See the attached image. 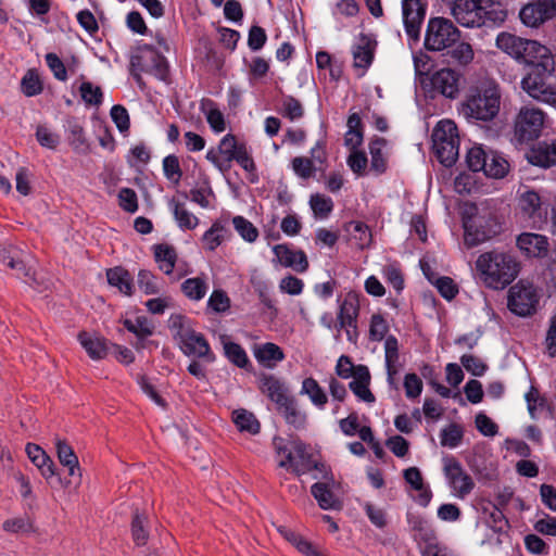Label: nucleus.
<instances>
[{
    "label": "nucleus",
    "mask_w": 556,
    "mask_h": 556,
    "mask_svg": "<svg viewBox=\"0 0 556 556\" xmlns=\"http://www.w3.org/2000/svg\"><path fill=\"white\" fill-rule=\"evenodd\" d=\"M476 269L486 288L503 290L518 276L519 263L508 253L490 251L478 256Z\"/></svg>",
    "instance_id": "obj_1"
},
{
    "label": "nucleus",
    "mask_w": 556,
    "mask_h": 556,
    "mask_svg": "<svg viewBox=\"0 0 556 556\" xmlns=\"http://www.w3.org/2000/svg\"><path fill=\"white\" fill-rule=\"evenodd\" d=\"M501 108V92L493 80H481L471 86L462 103V114L468 119L490 122Z\"/></svg>",
    "instance_id": "obj_2"
},
{
    "label": "nucleus",
    "mask_w": 556,
    "mask_h": 556,
    "mask_svg": "<svg viewBox=\"0 0 556 556\" xmlns=\"http://www.w3.org/2000/svg\"><path fill=\"white\" fill-rule=\"evenodd\" d=\"M493 0H455L451 5V14L465 27H480L485 21L505 18V12Z\"/></svg>",
    "instance_id": "obj_3"
},
{
    "label": "nucleus",
    "mask_w": 556,
    "mask_h": 556,
    "mask_svg": "<svg viewBox=\"0 0 556 556\" xmlns=\"http://www.w3.org/2000/svg\"><path fill=\"white\" fill-rule=\"evenodd\" d=\"M433 151L444 166H452L458 157L459 136L452 119L440 121L432 131Z\"/></svg>",
    "instance_id": "obj_4"
},
{
    "label": "nucleus",
    "mask_w": 556,
    "mask_h": 556,
    "mask_svg": "<svg viewBox=\"0 0 556 556\" xmlns=\"http://www.w3.org/2000/svg\"><path fill=\"white\" fill-rule=\"evenodd\" d=\"M459 38L460 33L452 21L432 17L428 21L424 45L428 51H443L455 46Z\"/></svg>",
    "instance_id": "obj_5"
},
{
    "label": "nucleus",
    "mask_w": 556,
    "mask_h": 556,
    "mask_svg": "<svg viewBox=\"0 0 556 556\" xmlns=\"http://www.w3.org/2000/svg\"><path fill=\"white\" fill-rule=\"evenodd\" d=\"M546 114L533 105H523L514 119V134L519 142L538 139L545 126Z\"/></svg>",
    "instance_id": "obj_6"
},
{
    "label": "nucleus",
    "mask_w": 556,
    "mask_h": 556,
    "mask_svg": "<svg viewBox=\"0 0 556 556\" xmlns=\"http://www.w3.org/2000/svg\"><path fill=\"white\" fill-rule=\"evenodd\" d=\"M539 303V294L534 286L520 280L511 286L507 295V307L518 316L526 317L533 314Z\"/></svg>",
    "instance_id": "obj_7"
},
{
    "label": "nucleus",
    "mask_w": 556,
    "mask_h": 556,
    "mask_svg": "<svg viewBox=\"0 0 556 556\" xmlns=\"http://www.w3.org/2000/svg\"><path fill=\"white\" fill-rule=\"evenodd\" d=\"M130 65L132 71L138 73H150L161 80L166 79V60L151 46L143 45L138 47L136 53L131 56Z\"/></svg>",
    "instance_id": "obj_8"
},
{
    "label": "nucleus",
    "mask_w": 556,
    "mask_h": 556,
    "mask_svg": "<svg viewBox=\"0 0 556 556\" xmlns=\"http://www.w3.org/2000/svg\"><path fill=\"white\" fill-rule=\"evenodd\" d=\"M519 17L527 27L539 28L556 17V0L530 1L520 9Z\"/></svg>",
    "instance_id": "obj_9"
},
{
    "label": "nucleus",
    "mask_w": 556,
    "mask_h": 556,
    "mask_svg": "<svg viewBox=\"0 0 556 556\" xmlns=\"http://www.w3.org/2000/svg\"><path fill=\"white\" fill-rule=\"evenodd\" d=\"M516 61L526 65L542 66L544 71L554 70L551 50L536 40L522 38Z\"/></svg>",
    "instance_id": "obj_10"
},
{
    "label": "nucleus",
    "mask_w": 556,
    "mask_h": 556,
    "mask_svg": "<svg viewBox=\"0 0 556 556\" xmlns=\"http://www.w3.org/2000/svg\"><path fill=\"white\" fill-rule=\"evenodd\" d=\"M402 14L406 34L417 40L426 16V4L421 0H402Z\"/></svg>",
    "instance_id": "obj_11"
},
{
    "label": "nucleus",
    "mask_w": 556,
    "mask_h": 556,
    "mask_svg": "<svg viewBox=\"0 0 556 556\" xmlns=\"http://www.w3.org/2000/svg\"><path fill=\"white\" fill-rule=\"evenodd\" d=\"M444 472L457 497L464 498L472 491L475 486L473 480L463 470L457 460H446L444 465Z\"/></svg>",
    "instance_id": "obj_12"
},
{
    "label": "nucleus",
    "mask_w": 556,
    "mask_h": 556,
    "mask_svg": "<svg viewBox=\"0 0 556 556\" xmlns=\"http://www.w3.org/2000/svg\"><path fill=\"white\" fill-rule=\"evenodd\" d=\"M521 87L531 98L556 108V88L545 84L539 76L528 75L522 79Z\"/></svg>",
    "instance_id": "obj_13"
},
{
    "label": "nucleus",
    "mask_w": 556,
    "mask_h": 556,
    "mask_svg": "<svg viewBox=\"0 0 556 556\" xmlns=\"http://www.w3.org/2000/svg\"><path fill=\"white\" fill-rule=\"evenodd\" d=\"M258 388L275 405L286 401L291 395L288 384L282 379L270 374L260 375Z\"/></svg>",
    "instance_id": "obj_14"
},
{
    "label": "nucleus",
    "mask_w": 556,
    "mask_h": 556,
    "mask_svg": "<svg viewBox=\"0 0 556 556\" xmlns=\"http://www.w3.org/2000/svg\"><path fill=\"white\" fill-rule=\"evenodd\" d=\"M458 74L451 68L438 71L431 78L433 88L446 98H455L458 93Z\"/></svg>",
    "instance_id": "obj_15"
},
{
    "label": "nucleus",
    "mask_w": 556,
    "mask_h": 556,
    "mask_svg": "<svg viewBox=\"0 0 556 556\" xmlns=\"http://www.w3.org/2000/svg\"><path fill=\"white\" fill-rule=\"evenodd\" d=\"M274 253L278 262L285 267H291L300 273L305 271L308 267V262L303 251H293L285 244H278L274 247Z\"/></svg>",
    "instance_id": "obj_16"
},
{
    "label": "nucleus",
    "mask_w": 556,
    "mask_h": 556,
    "mask_svg": "<svg viewBox=\"0 0 556 556\" xmlns=\"http://www.w3.org/2000/svg\"><path fill=\"white\" fill-rule=\"evenodd\" d=\"M25 452L45 479H49L55 475L56 468L53 460L39 445L27 443Z\"/></svg>",
    "instance_id": "obj_17"
},
{
    "label": "nucleus",
    "mask_w": 556,
    "mask_h": 556,
    "mask_svg": "<svg viewBox=\"0 0 556 556\" xmlns=\"http://www.w3.org/2000/svg\"><path fill=\"white\" fill-rule=\"evenodd\" d=\"M358 313L359 305L357 296L355 294L349 293L339 307L337 324L334 325L337 330H345L346 327H354V323L358 317Z\"/></svg>",
    "instance_id": "obj_18"
},
{
    "label": "nucleus",
    "mask_w": 556,
    "mask_h": 556,
    "mask_svg": "<svg viewBox=\"0 0 556 556\" xmlns=\"http://www.w3.org/2000/svg\"><path fill=\"white\" fill-rule=\"evenodd\" d=\"M370 374L366 366H356L353 380L350 382V389L362 401L367 403L375 402V395L369 390Z\"/></svg>",
    "instance_id": "obj_19"
},
{
    "label": "nucleus",
    "mask_w": 556,
    "mask_h": 556,
    "mask_svg": "<svg viewBox=\"0 0 556 556\" xmlns=\"http://www.w3.org/2000/svg\"><path fill=\"white\" fill-rule=\"evenodd\" d=\"M517 245L529 256H542L545 255L548 250L547 239L538 233H521L517 238Z\"/></svg>",
    "instance_id": "obj_20"
},
{
    "label": "nucleus",
    "mask_w": 556,
    "mask_h": 556,
    "mask_svg": "<svg viewBox=\"0 0 556 556\" xmlns=\"http://www.w3.org/2000/svg\"><path fill=\"white\" fill-rule=\"evenodd\" d=\"M254 356L264 367L273 369L285 358V353L277 344L267 342L254 346Z\"/></svg>",
    "instance_id": "obj_21"
},
{
    "label": "nucleus",
    "mask_w": 556,
    "mask_h": 556,
    "mask_svg": "<svg viewBox=\"0 0 556 556\" xmlns=\"http://www.w3.org/2000/svg\"><path fill=\"white\" fill-rule=\"evenodd\" d=\"M180 346L185 354L194 355L198 357H205L213 361L210 353V346L204 337L192 330L181 342Z\"/></svg>",
    "instance_id": "obj_22"
},
{
    "label": "nucleus",
    "mask_w": 556,
    "mask_h": 556,
    "mask_svg": "<svg viewBox=\"0 0 556 556\" xmlns=\"http://www.w3.org/2000/svg\"><path fill=\"white\" fill-rule=\"evenodd\" d=\"M529 161L533 165L545 168L556 165V140L539 143L538 147L531 151Z\"/></svg>",
    "instance_id": "obj_23"
},
{
    "label": "nucleus",
    "mask_w": 556,
    "mask_h": 556,
    "mask_svg": "<svg viewBox=\"0 0 556 556\" xmlns=\"http://www.w3.org/2000/svg\"><path fill=\"white\" fill-rule=\"evenodd\" d=\"M376 42L368 36L361 35L357 45L353 49L354 66L366 70L372 62Z\"/></svg>",
    "instance_id": "obj_24"
},
{
    "label": "nucleus",
    "mask_w": 556,
    "mask_h": 556,
    "mask_svg": "<svg viewBox=\"0 0 556 556\" xmlns=\"http://www.w3.org/2000/svg\"><path fill=\"white\" fill-rule=\"evenodd\" d=\"M276 409L283 416L287 424L292 425L295 428L303 427L306 421V415L301 412L298 401L292 395L276 405Z\"/></svg>",
    "instance_id": "obj_25"
},
{
    "label": "nucleus",
    "mask_w": 556,
    "mask_h": 556,
    "mask_svg": "<svg viewBox=\"0 0 556 556\" xmlns=\"http://www.w3.org/2000/svg\"><path fill=\"white\" fill-rule=\"evenodd\" d=\"M55 450L60 464L68 469V476L74 477L79 471V460L73 447L65 440L56 438Z\"/></svg>",
    "instance_id": "obj_26"
},
{
    "label": "nucleus",
    "mask_w": 556,
    "mask_h": 556,
    "mask_svg": "<svg viewBox=\"0 0 556 556\" xmlns=\"http://www.w3.org/2000/svg\"><path fill=\"white\" fill-rule=\"evenodd\" d=\"M519 207L529 218L542 219L543 202L539 193L533 190H527L519 197Z\"/></svg>",
    "instance_id": "obj_27"
},
{
    "label": "nucleus",
    "mask_w": 556,
    "mask_h": 556,
    "mask_svg": "<svg viewBox=\"0 0 556 556\" xmlns=\"http://www.w3.org/2000/svg\"><path fill=\"white\" fill-rule=\"evenodd\" d=\"M295 462L293 472L298 476L304 475L316 468V463L312 459V455L307 451V446L301 441L293 442Z\"/></svg>",
    "instance_id": "obj_28"
},
{
    "label": "nucleus",
    "mask_w": 556,
    "mask_h": 556,
    "mask_svg": "<svg viewBox=\"0 0 556 556\" xmlns=\"http://www.w3.org/2000/svg\"><path fill=\"white\" fill-rule=\"evenodd\" d=\"M80 344L92 359H101L108 354L106 341L98 336H91L87 332L79 334Z\"/></svg>",
    "instance_id": "obj_29"
},
{
    "label": "nucleus",
    "mask_w": 556,
    "mask_h": 556,
    "mask_svg": "<svg viewBox=\"0 0 556 556\" xmlns=\"http://www.w3.org/2000/svg\"><path fill=\"white\" fill-rule=\"evenodd\" d=\"M106 277L109 283L118 288L122 293L126 295L132 293V278L126 269L122 267L111 268L108 270Z\"/></svg>",
    "instance_id": "obj_30"
},
{
    "label": "nucleus",
    "mask_w": 556,
    "mask_h": 556,
    "mask_svg": "<svg viewBox=\"0 0 556 556\" xmlns=\"http://www.w3.org/2000/svg\"><path fill=\"white\" fill-rule=\"evenodd\" d=\"M200 110L205 114L211 128L216 132H222L226 128L224 114L216 108L215 103L208 99H203Z\"/></svg>",
    "instance_id": "obj_31"
},
{
    "label": "nucleus",
    "mask_w": 556,
    "mask_h": 556,
    "mask_svg": "<svg viewBox=\"0 0 556 556\" xmlns=\"http://www.w3.org/2000/svg\"><path fill=\"white\" fill-rule=\"evenodd\" d=\"M154 256L159 268L164 271V274L169 275L173 273L177 260V254L173 247L167 244L155 245Z\"/></svg>",
    "instance_id": "obj_32"
},
{
    "label": "nucleus",
    "mask_w": 556,
    "mask_h": 556,
    "mask_svg": "<svg viewBox=\"0 0 556 556\" xmlns=\"http://www.w3.org/2000/svg\"><path fill=\"white\" fill-rule=\"evenodd\" d=\"M311 492L323 509L340 508V502L326 483L317 482L312 485Z\"/></svg>",
    "instance_id": "obj_33"
},
{
    "label": "nucleus",
    "mask_w": 556,
    "mask_h": 556,
    "mask_svg": "<svg viewBox=\"0 0 556 556\" xmlns=\"http://www.w3.org/2000/svg\"><path fill=\"white\" fill-rule=\"evenodd\" d=\"M148 516L136 510L131 520V536L136 545L143 546L149 540Z\"/></svg>",
    "instance_id": "obj_34"
},
{
    "label": "nucleus",
    "mask_w": 556,
    "mask_h": 556,
    "mask_svg": "<svg viewBox=\"0 0 556 556\" xmlns=\"http://www.w3.org/2000/svg\"><path fill=\"white\" fill-rule=\"evenodd\" d=\"M509 170L508 162L494 151H489L488 161L483 173L485 176L500 179L506 176Z\"/></svg>",
    "instance_id": "obj_35"
},
{
    "label": "nucleus",
    "mask_w": 556,
    "mask_h": 556,
    "mask_svg": "<svg viewBox=\"0 0 556 556\" xmlns=\"http://www.w3.org/2000/svg\"><path fill=\"white\" fill-rule=\"evenodd\" d=\"M169 205L173 210L174 217L180 228L193 229L197 227L199 219L195 215H193L191 212L187 210L185 203H181L173 199L169 202Z\"/></svg>",
    "instance_id": "obj_36"
},
{
    "label": "nucleus",
    "mask_w": 556,
    "mask_h": 556,
    "mask_svg": "<svg viewBox=\"0 0 556 556\" xmlns=\"http://www.w3.org/2000/svg\"><path fill=\"white\" fill-rule=\"evenodd\" d=\"M233 422L240 431H248L251 434L260 432L261 425L255 416L245 409H237L232 413Z\"/></svg>",
    "instance_id": "obj_37"
},
{
    "label": "nucleus",
    "mask_w": 556,
    "mask_h": 556,
    "mask_svg": "<svg viewBox=\"0 0 556 556\" xmlns=\"http://www.w3.org/2000/svg\"><path fill=\"white\" fill-rule=\"evenodd\" d=\"M495 43L501 51L516 60L519 46L522 43V37L503 31L497 35Z\"/></svg>",
    "instance_id": "obj_38"
},
{
    "label": "nucleus",
    "mask_w": 556,
    "mask_h": 556,
    "mask_svg": "<svg viewBox=\"0 0 556 556\" xmlns=\"http://www.w3.org/2000/svg\"><path fill=\"white\" fill-rule=\"evenodd\" d=\"M277 531L300 553H302L305 556H307L309 552H312V549L314 548V545L311 542H308L304 536L285 526H278Z\"/></svg>",
    "instance_id": "obj_39"
},
{
    "label": "nucleus",
    "mask_w": 556,
    "mask_h": 556,
    "mask_svg": "<svg viewBox=\"0 0 556 556\" xmlns=\"http://www.w3.org/2000/svg\"><path fill=\"white\" fill-rule=\"evenodd\" d=\"M386 365L389 378H392L397 372L399 365V343L397 339L389 336L384 342Z\"/></svg>",
    "instance_id": "obj_40"
},
{
    "label": "nucleus",
    "mask_w": 556,
    "mask_h": 556,
    "mask_svg": "<svg viewBox=\"0 0 556 556\" xmlns=\"http://www.w3.org/2000/svg\"><path fill=\"white\" fill-rule=\"evenodd\" d=\"M345 230L353 237L359 249H364L369 245L371 233L368 226L364 223L350 222L345 225Z\"/></svg>",
    "instance_id": "obj_41"
},
{
    "label": "nucleus",
    "mask_w": 556,
    "mask_h": 556,
    "mask_svg": "<svg viewBox=\"0 0 556 556\" xmlns=\"http://www.w3.org/2000/svg\"><path fill=\"white\" fill-rule=\"evenodd\" d=\"M302 394L308 395L312 403L323 407L327 403V395L314 378H306L302 382Z\"/></svg>",
    "instance_id": "obj_42"
},
{
    "label": "nucleus",
    "mask_w": 556,
    "mask_h": 556,
    "mask_svg": "<svg viewBox=\"0 0 556 556\" xmlns=\"http://www.w3.org/2000/svg\"><path fill=\"white\" fill-rule=\"evenodd\" d=\"M386 147V140L383 138H376L369 144V152L371 155V169L377 173H383L386 170L387 162L383 154V148Z\"/></svg>",
    "instance_id": "obj_43"
},
{
    "label": "nucleus",
    "mask_w": 556,
    "mask_h": 556,
    "mask_svg": "<svg viewBox=\"0 0 556 556\" xmlns=\"http://www.w3.org/2000/svg\"><path fill=\"white\" fill-rule=\"evenodd\" d=\"M0 265L16 269L26 277L31 276L30 268H26L24 263L17 258L15 249L0 248Z\"/></svg>",
    "instance_id": "obj_44"
},
{
    "label": "nucleus",
    "mask_w": 556,
    "mask_h": 556,
    "mask_svg": "<svg viewBox=\"0 0 556 556\" xmlns=\"http://www.w3.org/2000/svg\"><path fill=\"white\" fill-rule=\"evenodd\" d=\"M182 292L191 300L199 301L204 298L207 291L206 282L199 277L187 279L181 285Z\"/></svg>",
    "instance_id": "obj_45"
},
{
    "label": "nucleus",
    "mask_w": 556,
    "mask_h": 556,
    "mask_svg": "<svg viewBox=\"0 0 556 556\" xmlns=\"http://www.w3.org/2000/svg\"><path fill=\"white\" fill-rule=\"evenodd\" d=\"M125 328L137 336L139 340H143L153 333V326L146 317H137L135 320L125 319Z\"/></svg>",
    "instance_id": "obj_46"
},
{
    "label": "nucleus",
    "mask_w": 556,
    "mask_h": 556,
    "mask_svg": "<svg viewBox=\"0 0 556 556\" xmlns=\"http://www.w3.org/2000/svg\"><path fill=\"white\" fill-rule=\"evenodd\" d=\"M21 88L26 97L39 94L42 91V83L35 70H28L21 81Z\"/></svg>",
    "instance_id": "obj_47"
},
{
    "label": "nucleus",
    "mask_w": 556,
    "mask_h": 556,
    "mask_svg": "<svg viewBox=\"0 0 556 556\" xmlns=\"http://www.w3.org/2000/svg\"><path fill=\"white\" fill-rule=\"evenodd\" d=\"M168 326L174 338L177 339L179 343L193 330L189 326L188 319L179 314L169 317Z\"/></svg>",
    "instance_id": "obj_48"
},
{
    "label": "nucleus",
    "mask_w": 556,
    "mask_h": 556,
    "mask_svg": "<svg viewBox=\"0 0 556 556\" xmlns=\"http://www.w3.org/2000/svg\"><path fill=\"white\" fill-rule=\"evenodd\" d=\"M488 156L489 152L484 151L481 147H473L468 151L466 162L472 172H483Z\"/></svg>",
    "instance_id": "obj_49"
},
{
    "label": "nucleus",
    "mask_w": 556,
    "mask_h": 556,
    "mask_svg": "<svg viewBox=\"0 0 556 556\" xmlns=\"http://www.w3.org/2000/svg\"><path fill=\"white\" fill-rule=\"evenodd\" d=\"M224 350L228 359L238 367L244 368L248 365L249 358L247 353L239 344L229 341L224 342Z\"/></svg>",
    "instance_id": "obj_50"
},
{
    "label": "nucleus",
    "mask_w": 556,
    "mask_h": 556,
    "mask_svg": "<svg viewBox=\"0 0 556 556\" xmlns=\"http://www.w3.org/2000/svg\"><path fill=\"white\" fill-rule=\"evenodd\" d=\"M232 224L238 233L248 242H254L258 237L257 229L251 222L242 216H236L232 219Z\"/></svg>",
    "instance_id": "obj_51"
},
{
    "label": "nucleus",
    "mask_w": 556,
    "mask_h": 556,
    "mask_svg": "<svg viewBox=\"0 0 556 556\" xmlns=\"http://www.w3.org/2000/svg\"><path fill=\"white\" fill-rule=\"evenodd\" d=\"M448 53L455 62L462 65H467L473 59L472 48L467 42H459L455 47L453 46L448 49Z\"/></svg>",
    "instance_id": "obj_52"
},
{
    "label": "nucleus",
    "mask_w": 556,
    "mask_h": 556,
    "mask_svg": "<svg viewBox=\"0 0 556 556\" xmlns=\"http://www.w3.org/2000/svg\"><path fill=\"white\" fill-rule=\"evenodd\" d=\"M309 204L314 214L323 218L327 217L333 207L331 199L321 194L312 195Z\"/></svg>",
    "instance_id": "obj_53"
},
{
    "label": "nucleus",
    "mask_w": 556,
    "mask_h": 556,
    "mask_svg": "<svg viewBox=\"0 0 556 556\" xmlns=\"http://www.w3.org/2000/svg\"><path fill=\"white\" fill-rule=\"evenodd\" d=\"M80 94L83 100L87 104L99 105L102 102V91L98 86H93L89 81H85L80 85Z\"/></svg>",
    "instance_id": "obj_54"
},
{
    "label": "nucleus",
    "mask_w": 556,
    "mask_h": 556,
    "mask_svg": "<svg viewBox=\"0 0 556 556\" xmlns=\"http://www.w3.org/2000/svg\"><path fill=\"white\" fill-rule=\"evenodd\" d=\"M163 169L167 179L177 185L181 178L182 172L180 169L178 157L168 155L163 160Z\"/></svg>",
    "instance_id": "obj_55"
},
{
    "label": "nucleus",
    "mask_w": 556,
    "mask_h": 556,
    "mask_svg": "<svg viewBox=\"0 0 556 556\" xmlns=\"http://www.w3.org/2000/svg\"><path fill=\"white\" fill-rule=\"evenodd\" d=\"M224 227L215 223L213 226L204 233L203 242L205 248L210 251H214L223 241V232Z\"/></svg>",
    "instance_id": "obj_56"
},
{
    "label": "nucleus",
    "mask_w": 556,
    "mask_h": 556,
    "mask_svg": "<svg viewBox=\"0 0 556 556\" xmlns=\"http://www.w3.org/2000/svg\"><path fill=\"white\" fill-rule=\"evenodd\" d=\"M137 282H138L140 290L146 294H155L159 292L156 278L149 270H146V269L139 270Z\"/></svg>",
    "instance_id": "obj_57"
},
{
    "label": "nucleus",
    "mask_w": 556,
    "mask_h": 556,
    "mask_svg": "<svg viewBox=\"0 0 556 556\" xmlns=\"http://www.w3.org/2000/svg\"><path fill=\"white\" fill-rule=\"evenodd\" d=\"M388 332V324L379 314H374L370 319L369 338L372 341H381Z\"/></svg>",
    "instance_id": "obj_58"
},
{
    "label": "nucleus",
    "mask_w": 556,
    "mask_h": 556,
    "mask_svg": "<svg viewBox=\"0 0 556 556\" xmlns=\"http://www.w3.org/2000/svg\"><path fill=\"white\" fill-rule=\"evenodd\" d=\"M463 438V431L457 425H450L441 432V444L443 446L455 447Z\"/></svg>",
    "instance_id": "obj_59"
},
{
    "label": "nucleus",
    "mask_w": 556,
    "mask_h": 556,
    "mask_svg": "<svg viewBox=\"0 0 556 556\" xmlns=\"http://www.w3.org/2000/svg\"><path fill=\"white\" fill-rule=\"evenodd\" d=\"M119 206L129 213L138 210V200L136 192L130 188H122L118 192Z\"/></svg>",
    "instance_id": "obj_60"
},
{
    "label": "nucleus",
    "mask_w": 556,
    "mask_h": 556,
    "mask_svg": "<svg viewBox=\"0 0 556 556\" xmlns=\"http://www.w3.org/2000/svg\"><path fill=\"white\" fill-rule=\"evenodd\" d=\"M364 509L370 522L377 528L382 529L388 525L384 509L377 507L371 503H366L364 505Z\"/></svg>",
    "instance_id": "obj_61"
},
{
    "label": "nucleus",
    "mask_w": 556,
    "mask_h": 556,
    "mask_svg": "<svg viewBox=\"0 0 556 556\" xmlns=\"http://www.w3.org/2000/svg\"><path fill=\"white\" fill-rule=\"evenodd\" d=\"M464 368L473 376H482L486 370V365L475 355H463L460 358Z\"/></svg>",
    "instance_id": "obj_62"
},
{
    "label": "nucleus",
    "mask_w": 556,
    "mask_h": 556,
    "mask_svg": "<svg viewBox=\"0 0 556 556\" xmlns=\"http://www.w3.org/2000/svg\"><path fill=\"white\" fill-rule=\"evenodd\" d=\"M240 148V144L237 143L236 137L228 134L226 135L219 142L218 152L219 154L225 156L227 162L233 160V155Z\"/></svg>",
    "instance_id": "obj_63"
},
{
    "label": "nucleus",
    "mask_w": 556,
    "mask_h": 556,
    "mask_svg": "<svg viewBox=\"0 0 556 556\" xmlns=\"http://www.w3.org/2000/svg\"><path fill=\"white\" fill-rule=\"evenodd\" d=\"M3 529L8 532H29L33 530V522L28 517L8 519L3 522Z\"/></svg>",
    "instance_id": "obj_64"
}]
</instances>
